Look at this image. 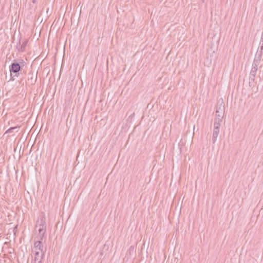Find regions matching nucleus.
<instances>
[{
  "label": "nucleus",
  "mask_w": 263,
  "mask_h": 263,
  "mask_svg": "<svg viewBox=\"0 0 263 263\" xmlns=\"http://www.w3.org/2000/svg\"><path fill=\"white\" fill-rule=\"evenodd\" d=\"M42 240L39 239V240L35 241L34 243V248L32 250V253H33L34 252L37 251L40 252H45L46 249L44 247L43 244L42 243Z\"/></svg>",
  "instance_id": "3"
},
{
  "label": "nucleus",
  "mask_w": 263,
  "mask_h": 263,
  "mask_svg": "<svg viewBox=\"0 0 263 263\" xmlns=\"http://www.w3.org/2000/svg\"><path fill=\"white\" fill-rule=\"evenodd\" d=\"M32 2L33 4H35L37 3V1L36 0H32Z\"/></svg>",
  "instance_id": "16"
},
{
  "label": "nucleus",
  "mask_w": 263,
  "mask_h": 263,
  "mask_svg": "<svg viewBox=\"0 0 263 263\" xmlns=\"http://www.w3.org/2000/svg\"><path fill=\"white\" fill-rule=\"evenodd\" d=\"M135 115V113L133 112L131 115L129 116V117L131 116H133Z\"/></svg>",
  "instance_id": "17"
},
{
  "label": "nucleus",
  "mask_w": 263,
  "mask_h": 263,
  "mask_svg": "<svg viewBox=\"0 0 263 263\" xmlns=\"http://www.w3.org/2000/svg\"><path fill=\"white\" fill-rule=\"evenodd\" d=\"M261 56V55L259 54L257 58L256 57L254 60L253 63L258 66V65L259 64L260 62Z\"/></svg>",
  "instance_id": "10"
},
{
  "label": "nucleus",
  "mask_w": 263,
  "mask_h": 263,
  "mask_svg": "<svg viewBox=\"0 0 263 263\" xmlns=\"http://www.w3.org/2000/svg\"><path fill=\"white\" fill-rule=\"evenodd\" d=\"M221 115H217L214 119L213 133L212 141L213 143H215L217 140V137L220 131V126L222 122Z\"/></svg>",
  "instance_id": "2"
},
{
  "label": "nucleus",
  "mask_w": 263,
  "mask_h": 263,
  "mask_svg": "<svg viewBox=\"0 0 263 263\" xmlns=\"http://www.w3.org/2000/svg\"><path fill=\"white\" fill-rule=\"evenodd\" d=\"M37 80V75L34 76L33 72L31 71L28 74L27 80L26 81V84L28 85H34Z\"/></svg>",
  "instance_id": "5"
},
{
  "label": "nucleus",
  "mask_w": 263,
  "mask_h": 263,
  "mask_svg": "<svg viewBox=\"0 0 263 263\" xmlns=\"http://www.w3.org/2000/svg\"><path fill=\"white\" fill-rule=\"evenodd\" d=\"M45 252H40L35 251L32 253L34 255V263H42L43 258L45 255Z\"/></svg>",
  "instance_id": "4"
},
{
  "label": "nucleus",
  "mask_w": 263,
  "mask_h": 263,
  "mask_svg": "<svg viewBox=\"0 0 263 263\" xmlns=\"http://www.w3.org/2000/svg\"><path fill=\"white\" fill-rule=\"evenodd\" d=\"M255 76V74L250 73L249 83H251V82H253L254 81Z\"/></svg>",
  "instance_id": "12"
},
{
  "label": "nucleus",
  "mask_w": 263,
  "mask_h": 263,
  "mask_svg": "<svg viewBox=\"0 0 263 263\" xmlns=\"http://www.w3.org/2000/svg\"><path fill=\"white\" fill-rule=\"evenodd\" d=\"M26 62L23 59L15 60L9 66V71L11 74V80L14 81L12 73H15L14 76L18 77L20 75V71H21L26 66Z\"/></svg>",
  "instance_id": "1"
},
{
  "label": "nucleus",
  "mask_w": 263,
  "mask_h": 263,
  "mask_svg": "<svg viewBox=\"0 0 263 263\" xmlns=\"http://www.w3.org/2000/svg\"><path fill=\"white\" fill-rule=\"evenodd\" d=\"M224 112V105H222L221 103L219 106L216 107V116L215 117H217V115H221V120H222L223 115Z\"/></svg>",
  "instance_id": "7"
},
{
  "label": "nucleus",
  "mask_w": 263,
  "mask_h": 263,
  "mask_svg": "<svg viewBox=\"0 0 263 263\" xmlns=\"http://www.w3.org/2000/svg\"><path fill=\"white\" fill-rule=\"evenodd\" d=\"M37 227L44 228V229L46 228V218L45 216H41L39 217L36 225V228Z\"/></svg>",
  "instance_id": "6"
},
{
  "label": "nucleus",
  "mask_w": 263,
  "mask_h": 263,
  "mask_svg": "<svg viewBox=\"0 0 263 263\" xmlns=\"http://www.w3.org/2000/svg\"><path fill=\"white\" fill-rule=\"evenodd\" d=\"M257 71V69L252 68L251 71H250V73H253V74H256Z\"/></svg>",
  "instance_id": "14"
},
{
  "label": "nucleus",
  "mask_w": 263,
  "mask_h": 263,
  "mask_svg": "<svg viewBox=\"0 0 263 263\" xmlns=\"http://www.w3.org/2000/svg\"><path fill=\"white\" fill-rule=\"evenodd\" d=\"M257 67H258L257 65H255V64H253V63L252 64V68L257 69H258Z\"/></svg>",
  "instance_id": "15"
},
{
  "label": "nucleus",
  "mask_w": 263,
  "mask_h": 263,
  "mask_svg": "<svg viewBox=\"0 0 263 263\" xmlns=\"http://www.w3.org/2000/svg\"><path fill=\"white\" fill-rule=\"evenodd\" d=\"M28 40L24 39L23 41L21 40V46L20 48V51L24 52L25 50L26 47L28 44Z\"/></svg>",
  "instance_id": "9"
},
{
  "label": "nucleus",
  "mask_w": 263,
  "mask_h": 263,
  "mask_svg": "<svg viewBox=\"0 0 263 263\" xmlns=\"http://www.w3.org/2000/svg\"><path fill=\"white\" fill-rule=\"evenodd\" d=\"M202 2L204 3V0H202Z\"/></svg>",
  "instance_id": "18"
},
{
  "label": "nucleus",
  "mask_w": 263,
  "mask_h": 263,
  "mask_svg": "<svg viewBox=\"0 0 263 263\" xmlns=\"http://www.w3.org/2000/svg\"><path fill=\"white\" fill-rule=\"evenodd\" d=\"M18 128V126H15V127H11L10 128H9L8 129H7L6 132H5V134H10V133H12L14 129H17Z\"/></svg>",
  "instance_id": "11"
},
{
  "label": "nucleus",
  "mask_w": 263,
  "mask_h": 263,
  "mask_svg": "<svg viewBox=\"0 0 263 263\" xmlns=\"http://www.w3.org/2000/svg\"><path fill=\"white\" fill-rule=\"evenodd\" d=\"M38 231L39 239L43 240V238L46 231V228L44 229V228H39Z\"/></svg>",
  "instance_id": "8"
},
{
  "label": "nucleus",
  "mask_w": 263,
  "mask_h": 263,
  "mask_svg": "<svg viewBox=\"0 0 263 263\" xmlns=\"http://www.w3.org/2000/svg\"><path fill=\"white\" fill-rule=\"evenodd\" d=\"M22 44H21V40L20 39L19 40V42L17 44V45H16V48L17 49V50L20 51V46H21Z\"/></svg>",
  "instance_id": "13"
}]
</instances>
